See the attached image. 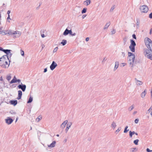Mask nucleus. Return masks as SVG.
I'll return each instance as SVG.
<instances>
[{"label": "nucleus", "mask_w": 152, "mask_h": 152, "mask_svg": "<svg viewBox=\"0 0 152 152\" xmlns=\"http://www.w3.org/2000/svg\"><path fill=\"white\" fill-rule=\"evenodd\" d=\"M110 22H108V23H107L105 25L104 27V29L107 28L110 25Z\"/></svg>", "instance_id": "nucleus-25"}, {"label": "nucleus", "mask_w": 152, "mask_h": 152, "mask_svg": "<svg viewBox=\"0 0 152 152\" xmlns=\"http://www.w3.org/2000/svg\"><path fill=\"white\" fill-rule=\"evenodd\" d=\"M66 40L65 39H63L62 42H61V44H62L63 46L65 45L66 43Z\"/></svg>", "instance_id": "nucleus-26"}, {"label": "nucleus", "mask_w": 152, "mask_h": 152, "mask_svg": "<svg viewBox=\"0 0 152 152\" xmlns=\"http://www.w3.org/2000/svg\"><path fill=\"white\" fill-rule=\"evenodd\" d=\"M11 51V50H10L4 49V52L6 54V55L10 57L12 55V53H10Z\"/></svg>", "instance_id": "nucleus-9"}, {"label": "nucleus", "mask_w": 152, "mask_h": 152, "mask_svg": "<svg viewBox=\"0 0 152 152\" xmlns=\"http://www.w3.org/2000/svg\"><path fill=\"white\" fill-rule=\"evenodd\" d=\"M137 151V149L136 148H131L130 150L131 152H134V151Z\"/></svg>", "instance_id": "nucleus-28"}, {"label": "nucleus", "mask_w": 152, "mask_h": 152, "mask_svg": "<svg viewBox=\"0 0 152 152\" xmlns=\"http://www.w3.org/2000/svg\"><path fill=\"white\" fill-rule=\"evenodd\" d=\"M57 64L54 61H53L50 66V68L51 70H53L57 66Z\"/></svg>", "instance_id": "nucleus-8"}, {"label": "nucleus", "mask_w": 152, "mask_h": 152, "mask_svg": "<svg viewBox=\"0 0 152 152\" xmlns=\"http://www.w3.org/2000/svg\"><path fill=\"white\" fill-rule=\"evenodd\" d=\"M18 82V83H20L21 82V80L20 79L17 80V82Z\"/></svg>", "instance_id": "nucleus-57"}, {"label": "nucleus", "mask_w": 152, "mask_h": 152, "mask_svg": "<svg viewBox=\"0 0 152 152\" xmlns=\"http://www.w3.org/2000/svg\"><path fill=\"white\" fill-rule=\"evenodd\" d=\"M56 143V142L55 141H54L52 143H51L50 145H48V147L49 148H53L55 147Z\"/></svg>", "instance_id": "nucleus-18"}, {"label": "nucleus", "mask_w": 152, "mask_h": 152, "mask_svg": "<svg viewBox=\"0 0 152 152\" xmlns=\"http://www.w3.org/2000/svg\"><path fill=\"white\" fill-rule=\"evenodd\" d=\"M10 57L8 56L7 55H4L1 58H0V61H9V58Z\"/></svg>", "instance_id": "nucleus-7"}, {"label": "nucleus", "mask_w": 152, "mask_h": 152, "mask_svg": "<svg viewBox=\"0 0 152 152\" xmlns=\"http://www.w3.org/2000/svg\"><path fill=\"white\" fill-rule=\"evenodd\" d=\"M128 56L129 58L128 62L131 67L133 68L135 59V55L130 52H128Z\"/></svg>", "instance_id": "nucleus-1"}, {"label": "nucleus", "mask_w": 152, "mask_h": 152, "mask_svg": "<svg viewBox=\"0 0 152 152\" xmlns=\"http://www.w3.org/2000/svg\"><path fill=\"white\" fill-rule=\"evenodd\" d=\"M18 87L19 88L21 89L23 91H25L26 89V86L25 85L21 83V84L18 85Z\"/></svg>", "instance_id": "nucleus-6"}, {"label": "nucleus", "mask_w": 152, "mask_h": 152, "mask_svg": "<svg viewBox=\"0 0 152 152\" xmlns=\"http://www.w3.org/2000/svg\"><path fill=\"white\" fill-rule=\"evenodd\" d=\"M10 103L11 104H12L14 106H15L17 104V101L16 100H11L10 101Z\"/></svg>", "instance_id": "nucleus-22"}, {"label": "nucleus", "mask_w": 152, "mask_h": 152, "mask_svg": "<svg viewBox=\"0 0 152 152\" xmlns=\"http://www.w3.org/2000/svg\"><path fill=\"white\" fill-rule=\"evenodd\" d=\"M134 108V106L133 105H132L130 107L128 108V110L129 111H132Z\"/></svg>", "instance_id": "nucleus-31"}, {"label": "nucleus", "mask_w": 152, "mask_h": 152, "mask_svg": "<svg viewBox=\"0 0 152 152\" xmlns=\"http://www.w3.org/2000/svg\"><path fill=\"white\" fill-rule=\"evenodd\" d=\"M139 121V119H136L134 120V122L136 124H137L138 123Z\"/></svg>", "instance_id": "nucleus-47"}, {"label": "nucleus", "mask_w": 152, "mask_h": 152, "mask_svg": "<svg viewBox=\"0 0 152 152\" xmlns=\"http://www.w3.org/2000/svg\"><path fill=\"white\" fill-rule=\"evenodd\" d=\"M4 49L2 48L1 47H0V50L2 51L3 52H4Z\"/></svg>", "instance_id": "nucleus-56"}, {"label": "nucleus", "mask_w": 152, "mask_h": 152, "mask_svg": "<svg viewBox=\"0 0 152 152\" xmlns=\"http://www.w3.org/2000/svg\"><path fill=\"white\" fill-rule=\"evenodd\" d=\"M127 38L126 37H125L123 38V41H124V42L125 43L127 41Z\"/></svg>", "instance_id": "nucleus-41"}, {"label": "nucleus", "mask_w": 152, "mask_h": 152, "mask_svg": "<svg viewBox=\"0 0 152 152\" xmlns=\"http://www.w3.org/2000/svg\"><path fill=\"white\" fill-rule=\"evenodd\" d=\"M115 8L114 6H113L111 7L110 10V12H112Z\"/></svg>", "instance_id": "nucleus-40"}, {"label": "nucleus", "mask_w": 152, "mask_h": 152, "mask_svg": "<svg viewBox=\"0 0 152 152\" xmlns=\"http://www.w3.org/2000/svg\"><path fill=\"white\" fill-rule=\"evenodd\" d=\"M11 77L10 75H8L7 77V79L9 81L11 79Z\"/></svg>", "instance_id": "nucleus-38"}, {"label": "nucleus", "mask_w": 152, "mask_h": 152, "mask_svg": "<svg viewBox=\"0 0 152 152\" xmlns=\"http://www.w3.org/2000/svg\"><path fill=\"white\" fill-rule=\"evenodd\" d=\"M3 34L2 35H4L8 34V30H3Z\"/></svg>", "instance_id": "nucleus-33"}, {"label": "nucleus", "mask_w": 152, "mask_h": 152, "mask_svg": "<svg viewBox=\"0 0 152 152\" xmlns=\"http://www.w3.org/2000/svg\"><path fill=\"white\" fill-rule=\"evenodd\" d=\"M135 46H132L130 45L129 46V48L130 49L131 51L133 52H134L135 51Z\"/></svg>", "instance_id": "nucleus-21"}, {"label": "nucleus", "mask_w": 152, "mask_h": 152, "mask_svg": "<svg viewBox=\"0 0 152 152\" xmlns=\"http://www.w3.org/2000/svg\"><path fill=\"white\" fill-rule=\"evenodd\" d=\"M86 15H83L82 16V18L83 19L86 17Z\"/></svg>", "instance_id": "nucleus-62"}, {"label": "nucleus", "mask_w": 152, "mask_h": 152, "mask_svg": "<svg viewBox=\"0 0 152 152\" xmlns=\"http://www.w3.org/2000/svg\"><path fill=\"white\" fill-rule=\"evenodd\" d=\"M89 37H87L86 39V42H88L89 41Z\"/></svg>", "instance_id": "nucleus-54"}, {"label": "nucleus", "mask_w": 152, "mask_h": 152, "mask_svg": "<svg viewBox=\"0 0 152 152\" xmlns=\"http://www.w3.org/2000/svg\"><path fill=\"white\" fill-rule=\"evenodd\" d=\"M119 62L118 61H116L115 62V66L114 69V71H115L118 68L119 66Z\"/></svg>", "instance_id": "nucleus-17"}, {"label": "nucleus", "mask_w": 152, "mask_h": 152, "mask_svg": "<svg viewBox=\"0 0 152 152\" xmlns=\"http://www.w3.org/2000/svg\"><path fill=\"white\" fill-rule=\"evenodd\" d=\"M10 13V11L8 10V11H7V13L8 14V15H10L9 14Z\"/></svg>", "instance_id": "nucleus-60"}, {"label": "nucleus", "mask_w": 152, "mask_h": 152, "mask_svg": "<svg viewBox=\"0 0 152 152\" xmlns=\"http://www.w3.org/2000/svg\"><path fill=\"white\" fill-rule=\"evenodd\" d=\"M121 55L122 57H124L125 56V53L124 52H121Z\"/></svg>", "instance_id": "nucleus-42"}, {"label": "nucleus", "mask_w": 152, "mask_h": 152, "mask_svg": "<svg viewBox=\"0 0 152 152\" xmlns=\"http://www.w3.org/2000/svg\"><path fill=\"white\" fill-rule=\"evenodd\" d=\"M33 101V97L31 96H30L29 98L27 101V103H31Z\"/></svg>", "instance_id": "nucleus-29"}, {"label": "nucleus", "mask_w": 152, "mask_h": 152, "mask_svg": "<svg viewBox=\"0 0 152 152\" xmlns=\"http://www.w3.org/2000/svg\"><path fill=\"white\" fill-rule=\"evenodd\" d=\"M107 60L106 57H105L104 58L103 60L102 61V63H104L105 61Z\"/></svg>", "instance_id": "nucleus-44"}, {"label": "nucleus", "mask_w": 152, "mask_h": 152, "mask_svg": "<svg viewBox=\"0 0 152 152\" xmlns=\"http://www.w3.org/2000/svg\"><path fill=\"white\" fill-rule=\"evenodd\" d=\"M121 127H119L118 128V129L115 131V133L117 134L118 132H119L120 130H121Z\"/></svg>", "instance_id": "nucleus-32"}, {"label": "nucleus", "mask_w": 152, "mask_h": 152, "mask_svg": "<svg viewBox=\"0 0 152 152\" xmlns=\"http://www.w3.org/2000/svg\"><path fill=\"white\" fill-rule=\"evenodd\" d=\"M72 123L71 122H69L67 124L65 130V131H66V133L67 132L68 130L71 127V126H72Z\"/></svg>", "instance_id": "nucleus-11"}, {"label": "nucleus", "mask_w": 152, "mask_h": 152, "mask_svg": "<svg viewBox=\"0 0 152 152\" xmlns=\"http://www.w3.org/2000/svg\"><path fill=\"white\" fill-rule=\"evenodd\" d=\"M14 31L11 30H8V34L10 35H14Z\"/></svg>", "instance_id": "nucleus-27"}, {"label": "nucleus", "mask_w": 152, "mask_h": 152, "mask_svg": "<svg viewBox=\"0 0 152 152\" xmlns=\"http://www.w3.org/2000/svg\"><path fill=\"white\" fill-rule=\"evenodd\" d=\"M136 25H137V28H139V25H140V20L138 19H137V20Z\"/></svg>", "instance_id": "nucleus-30"}, {"label": "nucleus", "mask_w": 152, "mask_h": 152, "mask_svg": "<svg viewBox=\"0 0 152 152\" xmlns=\"http://www.w3.org/2000/svg\"><path fill=\"white\" fill-rule=\"evenodd\" d=\"M16 83H17V79H12V80L10 82V84Z\"/></svg>", "instance_id": "nucleus-34"}, {"label": "nucleus", "mask_w": 152, "mask_h": 152, "mask_svg": "<svg viewBox=\"0 0 152 152\" xmlns=\"http://www.w3.org/2000/svg\"><path fill=\"white\" fill-rule=\"evenodd\" d=\"M111 33L112 34H115V30L114 29H113L112 31H111Z\"/></svg>", "instance_id": "nucleus-45"}, {"label": "nucleus", "mask_w": 152, "mask_h": 152, "mask_svg": "<svg viewBox=\"0 0 152 152\" xmlns=\"http://www.w3.org/2000/svg\"><path fill=\"white\" fill-rule=\"evenodd\" d=\"M129 136L130 137H132V136L133 134H132V131H130L129 132Z\"/></svg>", "instance_id": "nucleus-46"}, {"label": "nucleus", "mask_w": 152, "mask_h": 152, "mask_svg": "<svg viewBox=\"0 0 152 152\" xmlns=\"http://www.w3.org/2000/svg\"><path fill=\"white\" fill-rule=\"evenodd\" d=\"M22 94V92L20 90L18 91V96L17 98V99L19 100L21 99Z\"/></svg>", "instance_id": "nucleus-16"}, {"label": "nucleus", "mask_w": 152, "mask_h": 152, "mask_svg": "<svg viewBox=\"0 0 152 152\" xmlns=\"http://www.w3.org/2000/svg\"><path fill=\"white\" fill-rule=\"evenodd\" d=\"M41 36L42 38H44L45 37V35L44 34H41Z\"/></svg>", "instance_id": "nucleus-59"}, {"label": "nucleus", "mask_w": 152, "mask_h": 152, "mask_svg": "<svg viewBox=\"0 0 152 152\" xmlns=\"http://www.w3.org/2000/svg\"><path fill=\"white\" fill-rule=\"evenodd\" d=\"M20 54L22 56H23L24 55V51L22 50H20Z\"/></svg>", "instance_id": "nucleus-39"}, {"label": "nucleus", "mask_w": 152, "mask_h": 152, "mask_svg": "<svg viewBox=\"0 0 152 152\" xmlns=\"http://www.w3.org/2000/svg\"><path fill=\"white\" fill-rule=\"evenodd\" d=\"M7 61H0V66L2 68L4 69L8 68L10 64V60Z\"/></svg>", "instance_id": "nucleus-3"}, {"label": "nucleus", "mask_w": 152, "mask_h": 152, "mask_svg": "<svg viewBox=\"0 0 152 152\" xmlns=\"http://www.w3.org/2000/svg\"><path fill=\"white\" fill-rule=\"evenodd\" d=\"M87 8H84L82 11V14L85 13L86 12Z\"/></svg>", "instance_id": "nucleus-36"}, {"label": "nucleus", "mask_w": 152, "mask_h": 152, "mask_svg": "<svg viewBox=\"0 0 152 152\" xmlns=\"http://www.w3.org/2000/svg\"><path fill=\"white\" fill-rule=\"evenodd\" d=\"M47 68H45L44 69V73L46 72H47Z\"/></svg>", "instance_id": "nucleus-55"}, {"label": "nucleus", "mask_w": 152, "mask_h": 152, "mask_svg": "<svg viewBox=\"0 0 152 152\" xmlns=\"http://www.w3.org/2000/svg\"><path fill=\"white\" fill-rule=\"evenodd\" d=\"M145 45L151 51H152V41L149 38L146 37L144 39Z\"/></svg>", "instance_id": "nucleus-2"}, {"label": "nucleus", "mask_w": 152, "mask_h": 152, "mask_svg": "<svg viewBox=\"0 0 152 152\" xmlns=\"http://www.w3.org/2000/svg\"><path fill=\"white\" fill-rule=\"evenodd\" d=\"M116 126V123L115 121H113L111 124V127L113 129H114Z\"/></svg>", "instance_id": "nucleus-20"}, {"label": "nucleus", "mask_w": 152, "mask_h": 152, "mask_svg": "<svg viewBox=\"0 0 152 152\" xmlns=\"http://www.w3.org/2000/svg\"><path fill=\"white\" fill-rule=\"evenodd\" d=\"M146 151L148 152H152V150H150L149 148H147L146 149Z\"/></svg>", "instance_id": "nucleus-51"}, {"label": "nucleus", "mask_w": 152, "mask_h": 152, "mask_svg": "<svg viewBox=\"0 0 152 152\" xmlns=\"http://www.w3.org/2000/svg\"><path fill=\"white\" fill-rule=\"evenodd\" d=\"M139 140L138 139H136L134 141V143L136 145H137Z\"/></svg>", "instance_id": "nucleus-35"}, {"label": "nucleus", "mask_w": 152, "mask_h": 152, "mask_svg": "<svg viewBox=\"0 0 152 152\" xmlns=\"http://www.w3.org/2000/svg\"><path fill=\"white\" fill-rule=\"evenodd\" d=\"M58 49V47H56V48H55L53 51V53H54L56 52L57 51Z\"/></svg>", "instance_id": "nucleus-43"}, {"label": "nucleus", "mask_w": 152, "mask_h": 152, "mask_svg": "<svg viewBox=\"0 0 152 152\" xmlns=\"http://www.w3.org/2000/svg\"><path fill=\"white\" fill-rule=\"evenodd\" d=\"M135 80L136 81L135 83L137 85H141L143 83L142 82L137 80L136 78H135Z\"/></svg>", "instance_id": "nucleus-15"}, {"label": "nucleus", "mask_w": 152, "mask_h": 152, "mask_svg": "<svg viewBox=\"0 0 152 152\" xmlns=\"http://www.w3.org/2000/svg\"><path fill=\"white\" fill-rule=\"evenodd\" d=\"M152 110V109L151 108V107H150V108L148 110V111L150 112Z\"/></svg>", "instance_id": "nucleus-58"}, {"label": "nucleus", "mask_w": 152, "mask_h": 152, "mask_svg": "<svg viewBox=\"0 0 152 152\" xmlns=\"http://www.w3.org/2000/svg\"><path fill=\"white\" fill-rule=\"evenodd\" d=\"M70 35H72V36H74L76 35V34L75 33H74L73 34H72V32L71 34H69Z\"/></svg>", "instance_id": "nucleus-53"}, {"label": "nucleus", "mask_w": 152, "mask_h": 152, "mask_svg": "<svg viewBox=\"0 0 152 152\" xmlns=\"http://www.w3.org/2000/svg\"><path fill=\"white\" fill-rule=\"evenodd\" d=\"M147 90L145 89L144 91L142 92V93L141 94V96L142 98H143L145 96L146 94Z\"/></svg>", "instance_id": "nucleus-19"}, {"label": "nucleus", "mask_w": 152, "mask_h": 152, "mask_svg": "<svg viewBox=\"0 0 152 152\" xmlns=\"http://www.w3.org/2000/svg\"><path fill=\"white\" fill-rule=\"evenodd\" d=\"M132 36L133 38L135 39H136V37L135 34H133Z\"/></svg>", "instance_id": "nucleus-50"}, {"label": "nucleus", "mask_w": 152, "mask_h": 152, "mask_svg": "<svg viewBox=\"0 0 152 152\" xmlns=\"http://www.w3.org/2000/svg\"><path fill=\"white\" fill-rule=\"evenodd\" d=\"M126 63H122V64L123 65V66H125L126 65Z\"/></svg>", "instance_id": "nucleus-61"}, {"label": "nucleus", "mask_w": 152, "mask_h": 152, "mask_svg": "<svg viewBox=\"0 0 152 152\" xmlns=\"http://www.w3.org/2000/svg\"><path fill=\"white\" fill-rule=\"evenodd\" d=\"M10 113H11L12 114H16V113L14 112L13 111V110H11L10 111Z\"/></svg>", "instance_id": "nucleus-49"}, {"label": "nucleus", "mask_w": 152, "mask_h": 152, "mask_svg": "<svg viewBox=\"0 0 152 152\" xmlns=\"http://www.w3.org/2000/svg\"><path fill=\"white\" fill-rule=\"evenodd\" d=\"M149 17L151 18H152V12L150 14Z\"/></svg>", "instance_id": "nucleus-52"}, {"label": "nucleus", "mask_w": 152, "mask_h": 152, "mask_svg": "<svg viewBox=\"0 0 152 152\" xmlns=\"http://www.w3.org/2000/svg\"><path fill=\"white\" fill-rule=\"evenodd\" d=\"M129 130V129H125L124 131V133H126L128 132V131Z\"/></svg>", "instance_id": "nucleus-48"}, {"label": "nucleus", "mask_w": 152, "mask_h": 152, "mask_svg": "<svg viewBox=\"0 0 152 152\" xmlns=\"http://www.w3.org/2000/svg\"><path fill=\"white\" fill-rule=\"evenodd\" d=\"M137 113V111H135L133 113V114L135 115Z\"/></svg>", "instance_id": "nucleus-63"}, {"label": "nucleus", "mask_w": 152, "mask_h": 152, "mask_svg": "<svg viewBox=\"0 0 152 152\" xmlns=\"http://www.w3.org/2000/svg\"><path fill=\"white\" fill-rule=\"evenodd\" d=\"M91 3L90 0H86V1H84L83 4L86 6L89 5Z\"/></svg>", "instance_id": "nucleus-23"}, {"label": "nucleus", "mask_w": 152, "mask_h": 152, "mask_svg": "<svg viewBox=\"0 0 152 152\" xmlns=\"http://www.w3.org/2000/svg\"><path fill=\"white\" fill-rule=\"evenodd\" d=\"M6 122L8 124H11L13 121V120L11 118H9L5 119Z\"/></svg>", "instance_id": "nucleus-14"}, {"label": "nucleus", "mask_w": 152, "mask_h": 152, "mask_svg": "<svg viewBox=\"0 0 152 152\" xmlns=\"http://www.w3.org/2000/svg\"><path fill=\"white\" fill-rule=\"evenodd\" d=\"M145 52V56L148 58L152 60V51H151L149 49H146Z\"/></svg>", "instance_id": "nucleus-4"}, {"label": "nucleus", "mask_w": 152, "mask_h": 152, "mask_svg": "<svg viewBox=\"0 0 152 152\" xmlns=\"http://www.w3.org/2000/svg\"><path fill=\"white\" fill-rule=\"evenodd\" d=\"M72 33V30H68L67 28L66 29L63 33L64 35H66L68 34H71Z\"/></svg>", "instance_id": "nucleus-12"}, {"label": "nucleus", "mask_w": 152, "mask_h": 152, "mask_svg": "<svg viewBox=\"0 0 152 152\" xmlns=\"http://www.w3.org/2000/svg\"><path fill=\"white\" fill-rule=\"evenodd\" d=\"M42 117L41 116H39L37 118L36 120L37 121L39 122L40 120L42 119Z\"/></svg>", "instance_id": "nucleus-37"}, {"label": "nucleus", "mask_w": 152, "mask_h": 152, "mask_svg": "<svg viewBox=\"0 0 152 152\" xmlns=\"http://www.w3.org/2000/svg\"><path fill=\"white\" fill-rule=\"evenodd\" d=\"M14 34L15 35L14 36L15 37H19L21 34V32L18 31H14Z\"/></svg>", "instance_id": "nucleus-10"}, {"label": "nucleus", "mask_w": 152, "mask_h": 152, "mask_svg": "<svg viewBox=\"0 0 152 152\" xmlns=\"http://www.w3.org/2000/svg\"><path fill=\"white\" fill-rule=\"evenodd\" d=\"M130 42H131V44L130 45H131L132 46H136V44L135 41L134 40H133L132 39H131L130 40Z\"/></svg>", "instance_id": "nucleus-24"}, {"label": "nucleus", "mask_w": 152, "mask_h": 152, "mask_svg": "<svg viewBox=\"0 0 152 152\" xmlns=\"http://www.w3.org/2000/svg\"><path fill=\"white\" fill-rule=\"evenodd\" d=\"M68 122V121L67 120L64 121L61 125L60 127L63 129L65 127L67 123Z\"/></svg>", "instance_id": "nucleus-13"}, {"label": "nucleus", "mask_w": 152, "mask_h": 152, "mask_svg": "<svg viewBox=\"0 0 152 152\" xmlns=\"http://www.w3.org/2000/svg\"><path fill=\"white\" fill-rule=\"evenodd\" d=\"M140 9L141 12L146 13L148 10V7L146 5L141 6Z\"/></svg>", "instance_id": "nucleus-5"}, {"label": "nucleus", "mask_w": 152, "mask_h": 152, "mask_svg": "<svg viewBox=\"0 0 152 152\" xmlns=\"http://www.w3.org/2000/svg\"><path fill=\"white\" fill-rule=\"evenodd\" d=\"M152 28L150 30V31L149 32V34H152Z\"/></svg>", "instance_id": "nucleus-64"}]
</instances>
